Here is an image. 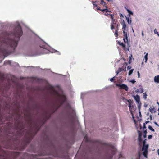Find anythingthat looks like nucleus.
I'll list each match as a JSON object with an SVG mask.
<instances>
[{
  "mask_svg": "<svg viewBox=\"0 0 159 159\" xmlns=\"http://www.w3.org/2000/svg\"><path fill=\"white\" fill-rule=\"evenodd\" d=\"M115 77H113L110 79V81H111V82H113L114 80Z\"/></svg>",
  "mask_w": 159,
  "mask_h": 159,
  "instance_id": "72a5a7b5",
  "label": "nucleus"
},
{
  "mask_svg": "<svg viewBox=\"0 0 159 159\" xmlns=\"http://www.w3.org/2000/svg\"><path fill=\"white\" fill-rule=\"evenodd\" d=\"M123 69L122 68L120 67L118 69V71L120 72L121 71H123Z\"/></svg>",
  "mask_w": 159,
  "mask_h": 159,
  "instance_id": "7c9ffc66",
  "label": "nucleus"
},
{
  "mask_svg": "<svg viewBox=\"0 0 159 159\" xmlns=\"http://www.w3.org/2000/svg\"><path fill=\"white\" fill-rule=\"evenodd\" d=\"M123 71H126V67H125L124 69H123Z\"/></svg>",
  "mask_w": 159,
  "mask_h": 159,
  "instance_id": "a18cd8bd",
  "label": "nucleus"
},
{
  "mask_svg": "<svg viewBox=\"0 0 159 159\" xmlns=\"http://www.w3.org/2000/svg\"><path fill=\"white\" fill-rule=\"evenodd\" d=\"M92 3H93V5L94 6H96V7H97V4H94V2L93 1V2H92Z\"/></svg>",
  "mask_w": 159,
  "mask_h": 159,
  "instance_id": "a19ab883",
  "label": "nucleus"
},
{
  "mask_svg": "<svg viewBox=\"0 0 159 159\" xmlns=\"http://www.w3.org/2000/svg\"><path fill=\"white\" fill-rule=\"evenodd\" d=\"M134 98L136 101L138 103H139V102H140V98L139 96L137 95L136 96H134Z\"/></svg>",
  "mask_w": 159,
  "mask_h": 159,
  "instance_id": "9b49d317",
  "label": "nucleus"
},
{
  "mask_svg": "<svg viewBox=\"0 0 159 159\" xmlns=\"http://www.w3.org/2000/svg\"><path fill=\"white\" fill-rule=\"evenodd\" d=\"M132 30L134 32V30H133V28H132Z\"/></svg>",
  "mask_w": 159,
  "mask_h": 159,
  "instance_id": "0e129e2a",
  "label": "nucleus"
},
{
  "mask_svg": "<svg viewBox=\"0 0 159 159\" xmlns=\"http://www.w3.org/2000/svg\"><path fill=\"white\" fill-rule=\"evenodd\" d=\"M158 115H159V112L158 113Z\"/></svg>",
  "mask_w": 159,
  "mask_h": 159,
  "instance_id": "774afa93",
  "label": "nucleus"
},
{
  "mask_svg": "<svg viewBox=\"0 0 159 159\" xmlns=\"http://www.w3.org/2000/svg\"><path fill=\"white\" fill-rule=\"evenodd\" d=\"M154 32L155 34H157L158 36H159V34L158 32L157 31V30L155 29L154 30Z\"/></svg>",
  "mask_w": 159,
  "mask_h": 159,
  "instance_id": "b1692460",
  "label": "nucleus"
},
{
  "mask_svg": "<svg viewBox=\"0 0 159 159\" xmlns=\"http://www.w3.org/2000/svg\"><path fill=\"white\" fill-rule=\"evenodd\" d=\"M129 58H130V60H129V64L130 63V60L131 59V57H129Z\"/></svg>",
  "mask_w": 159,
  "mask_h": 159,
  "instance_id": "603ef678",
  "label": "nucleus"
},
{
  "mask_svg": "<svg viewBox=\"0 0 159 159\" xmlns=\"http://www.w3.org/2000/svg\"><path fill=\"white\" fill-rule=\"evenodd\" d=\"M120 72H119V71H118L117 72V75Z\"/></svg>",
  "mask_w": 159,
  "mask_h": 159,
  "instance_id": "bf43d9fd",
  "label": "nucleus"
},
{
  "mask_svg": "<svg viewBox=\"0 0 159 159\" xmlns=\"http://www.w3.org/2000/svg\"><path fill=\"white\" fill-rule=\"evenodd\" d=\"M138 141L139 144L141 143L142 141V134L139 130L138 131Z\"/></svg>",
  "mask_w": 159,
  "mask_h": 159,
  "instance_id": "1a4fd4ad",
  "label": "nucleus"
},
{
  "mask_svg": "<svg viewBox=\"0 0 159 159\" xmlns=\"http://www.w3.org/2000/svg\"><path fill=\"white\" fill-rule=\"evenodd\" d=\"M139 104L138 105V109L139 111H140V109H141V102H139V103H138Z\"/></svg>",
  "mask_w": 159,
  "mask_h": 159,
  "instance_id": "393cba45",
  "label": "nucleus"
},
{
  "mask_svg": "<svg viewBox=\"0 0 159 159\" xmlns=\"http://www.w3.org/2000/svg\"><path fill=\"white\" fill-rule=\"evenodd\" d=\"M105 12H111V11H109L107 9H105Z\"/></svg>",
  "mask_w": 159,
  "mask_h": 159,
  "instance_id": "ea45409f",
  "label": "nucleus"
},
{
  "mask_svg": "<svg viewBox=\"0 0 159 159\" xmlns=\"http://www.w3.org/2000/svg\"><path fill=\"white\" fill-rule=\"evenodd\" d=\"M47 117H48V118L49 117H50V116L49 115H48V116Z\"/></svg>",
  "mask_w": 159,
  "mask_h": 159,
  "instance_id": "052dcab7",
  "label": "nucleus"
},
{
  "mask_svg": "<svg viewBox=\"0 0 159 159\" xmlns=\"http://www.w3.org/2000/svg\"><path fill=\"white\" fill-rule=\"evenodd\" d=\"M149 147V145H143L142 150L143 152V154L145 157L147 158L148 150Z\"/></svg>",
  "mask_w": 159,
  "mask_h": 159,
  "instance_id": "39448f33",
  "label": "nucleus"
},
{
  "mask_svg": "<svg viewBox=\"0 0 159 159\" xmlns=\"http://www.w3.org/2000/svg\"><path fill=\"white\" fill-rule=\"evenodd\" d=\"M152 137V135H150L148 136V138L149 139H151Z\"/></svg>",
  "mask_w": 159,
  "mask_h": 159,
  "instance_id": "2f4dec72",
  "label": "nucleus"
},
{
  "mask_svg": "<svg viewBox=\"0 0 159 159\" xmlns=\"http://www.w3.org/2000/svg\"><path fill=\"white\" fill-rule=\"evenodd\" d=\"M85 94L84 93H81V96H82L83 95H84Z\"/></svg>",
  "mask_w": 159,
  "mask_h": 159,
  "instance_id": "864d4df0",
  "label": "nucleus"
},
{
  "mask_svg": "<svg viewBox=\"0 0 159 159\" xmlns=\"http://www.w3.org/2000/svg\"><path fill=\"white\" fill-rule=\"evenodd\" d=\"M5 65H9L14 66H17L18 65V64L16 62H15L11 60L6 61L4 63Z\"/></svg>",
  "mask_w": 159,
  "mask_h": 159,
  "instance_id": "423d86ee",
  "label": "nucleus"
},
{
  "mask_svg": "<svg viewBox=\"0 0 159 159\" xmlns=\"http://www.w3.org/2000/svg\"><path fill=\"white\" fill-rule=\"evenodd\" d=\"M143 137L144 138H146L147 137L146 134H144Z\"/></svg>",
  "mask_w": 159,
  "mask_h": 159,
  "instance_id": "79ce46f5",
  "label": "nucleus"
},
{
  "mask_svg": "<svg viewBox=\"0 0 159 159\" xmlns=\"http://www.w3.org/2000/svg\"><path fill=\"white\" fill-rule=\"evenodd\" d=\"M113 24L112 23H111V30H113L114 29V26H113Z\"/></svg>",
  "mask_w": 159,
  "mask_h": 159,
  "instance_id": "473e14b6",
  "label": "nucleus"
},
{
  "mask_svg": "<svg viewBox=\"0 0 159 159\" xmlns=\"http://www.w3.org/2000/svg\"><path fill=\"white\" fill-rule=\"evenodd\" d=\"M139 90L140 89H136L135 90V92L136 93H139Z\"/></svg>",
  "mask_w": 159,
  "mask_h": 159,
  "instance_id": "c9c22d12",
  "label": "nucleus"
},
{
  "mask_svg": "<svg viewBox=\"0 0 159 159\" xmlns=\"http://www.w3.org/2000/svg\"><path fill=\"white\" fill-rule=\"evenodd\" d=\"M116 86L119 87L120 89H124L126 91H127L128 90V86L125 84H116Z\"/></svg>",
  "mask_w": 159,
  "mask_h": 159,
  "instance_id": "0eeeda50",
  "label": "nucleus"
},
{
  "mask_svg": "<svg viewBox=\"0 0 159 159\" xmlns=\"http://www.w3.org/2000/svg\"><path fill=\"white\" fill-rule=\"evenodd\" d=\"M146 139H144L143 142V145H146Z\"/></svg>",
  "mask_w": 159,
  "mask_h": 159,
  "instance_id": "c85d7f7f",
  "label": "nucleus"
},
{
  "mask_svg": "<svg viewBox=\"0 0 159 159\" xmlns=\"http://www.w3.org/2000/svg\"><path fill=\"white\" fill-rule=\"evenodd\" d=\"M116 152V149L114 148V147H113L112 148V149L111 150V154H110L109 156V158L110 159H111L112 158L113 156L115 154Z\"/></svg>",
  "mask_w": 159,
  "mask_h": 159,
  "instance_id": "6e6552de",
  "label": "nucleus"
},
{
  "mask_svg": "<svg viewBox=\"0 0 159 159\" xmlns=\"http://www.w3.org/2000/svg\"><path fill=\"white\" fill-rule=\"evenodd\" d=\"M154 81L157 83H159V75L155 76L154 79Z\"/></svg>",
  "mask_w": 159,
  "mask_h": 159,
  "instance_id": "ddd939ff",
  "label": "nucleus"
},
{
  "mask_svg": "<svg viewBox=\"0 0 159 159\" xmlns=\"http://www.w3.org/2000/svg\"><path fill=\"white\" fill-rule=\"evenodd\" d=\"M148 54L147 53L145 55V56L144 57V59H145V63L147 62V61L148 59Z\"/></svg>",
  "mask_w": 159,
  "mask_h": 159,
  "instance_id": "412c9836",
  "label": "nucleus"
},
{
  "mask_svg": "<svg viewBox=\"0 0 159 159\" xmlns=\"http://www.w3.org/2000/svg\"><path fill=\"white\" fill-rule=\"evenodd\" d=\"M50 91L51 95L54 97V95H55L57 97L56 102L55 104H54V100L51 106V112L53 113L66 101V98L64 94H60L53 88H51Z\"/></svg>",
  "mask_w": 159,
  "mask_h": 159,
  "instance_id": "f03ea898",
  "label": "nucleus"
},
{
  "mask_svg": "<svg viewBox=\"0 0 159 159\" xmlns=\"http://www.w3.org/2000/svg\"><path fill=\"white\" fill-rule=\"evenodd\" d=\"M13 29L10 32L4 31L0 35V63L5 57L14 52L18 42L23 34L19 22L12 24Z\"/></svg>",
  "mask_w": 159,
  "mask_h": 159,
  "instance_id": "f257e3e1",
  "label": "nucleus"
},
{
  "mask_svg": "<svg viewBox=\"0 0 159 159\" xmlns=\"http://www.w3.org/2000/svg\"><path fill=\"white\" fill-rule=\"evenodd\" d=\"M125 63V64H126V65H127V63Z\"/></svg>",
  "mask_w": 159,
  "mask_h": 159,
  "instance_id": "338daca9",
  "label": "nucleus"
},
{
  "mask_svg": "<svg viewBox=\"0 0 159 159\" xmlns=\"http://www.w3.org/2000/svg\"><path fill=\"white\" fill-rule=\"evenodd\" d=\"M148 129L150 130L152 132H154L155 131L154 129L153 128H152V126H151V125H149L148 126Z\"/></svg>",
  "mask_w": 159,
  "mask_h": 159,
  "instance_id": "a211bd4d",
  "label": "nucleus"
},
{
  "mask_svg": "<svg viewBox=\"0 0 159 159\" xmlns=\"http://www.w3.org/2000/svg\"><path fill=\"white\" fill-rule=\"evenodd\" d=\"M39 46L42 48V54H48L50 52L52 53L57 52L58 54H60L59 51L51 48L46 42L43 41L40 43Z\"/></svg>",
  "mask_w": 159,
  "mask_h": 159,
  "instance_id": "7ed1b4c3",
  "label": "nucleus"
},
{
  "mask_svg": "<svg viewBox=\"0 0 159 159\" xmlns=\"http://www.w3.org/2000/svg\"><path fill=\"white\" fill-rule=\"evenodd\" d=\"M154 123L157 126L159 127V125L156 122H154Z\"/></svg>",
  "mask_w": 159,
  "mask_h": 159,
  "instance_id": "e433bc0d",
  "label": "nucleus"
},
{
  "mask_svg": "<svg viewBox=\"0 0 159 159\" xmlns=\"http://www.w3.org/2000/svg\"><path fill=\"white\" fill-rule=\"evenodd\" d=\"M100 3L101 4L103 5L104 6L105 5V2L103 0H101Z\"/></svg>",
  "mask_w": 159,
  "mask_h": 159,
  "instance_id": "a878e982",
  "label": "nucleus"
},
{
  "mask_svg": "<svg viewBox=\"0 0 159 159\" xmlns=\"http://www.w3.org/2000/svg\"><path fill=\"white\" fill-rule=\"evenodd\" d=\"M157 104H158V105L159 106V103L158 102H157Z\"/></svg>",
  "mask_w": 159,
  "mask_h": 159,
  "instance_id": "680f3d73",
  "label": "nucleus"
},
{
  "mask_svg": "<svg viewBox=\"0 0 159 159\" xmlns=\"http://www.w3.org/2000/svg\"><path fill=\"white\" fill-rule=\"evenodd\" d=\"M124 38L123 39L124 42L125 43L126 42H128V37L127 33L125 31H123Z\"/></svg>",
  "mask_w": 159,
  "mask_h": 159,
  "instance_id": "9d476101",
  "label": "nucleus"
},
{
  "mask_svg": "<svg viewBox=\"0 0 159 159\" xmlns=\"http://www.w3.org/2000/svg\"><path fill=\"white\" fill-rule=\"evenodd\" d=\"M125 8L126 9V10H127L128 13H129V17H130V15H133V13L130 10L127 8L126 7H125Z\"/></svg>",
  "mask_w": 159,
  "mask_h": 159,
  "instance_id": "dca6fc26",
  "label": "nucleus"
},
{
  "mask_svg": "<svg viewBox=\"0 0 159 159\" xmlns=\"http://www.w3.org/2000/svg\"><path fill=\"white\" fill-rule=\"evenodd\" d=\"M139 86L141 87L140 88V89H140L139 90V92L141 93H143L144 92V90H143V88H142V87L141 85H139Z\"/></svg>",
  "mask_w": 159,
  "mask_h": 159,
  "instance_id": "6ab92c4d",
  "label": "nucleus"
},
{
  "mask_svg": "<svg viewBox=\"0 0 159 159\" xmlns=\"http://www.w3.org/2000/svg\"><path fill=\"white\" fill-rule=\"evenodd\" d=\"M14 156V154L12 152L7 154L4 151L0 150V159H13Z\"/></svg>",
  "mask_w": 159,
  "mask_h": 159,
  "instance_id": "20e7f679",
  "label": "nucleus"
},
{
  "mask_svg": "<svg viewBox=\"0 0 159 159\" xmlns=\"http://www.w3.org/2000/svg\"><path fill=\"white\" fill-rule=\"evenodd\" d=\"M149 122H150L149 121H146L145 123V124H147L149 123Z\"/></svg>",
  "mask_w": 159,
  "mask_h": 159,
  "instance_id": "09e8293b",
  "label": "nucleus"
},
{
  "mask_svg": "<svg viewBox=\"0 0 159 159\" xmlns=\"http://www.w3.org/2000/svg\"><path fill=\"white\" fill-rule=\"evenodd\" d=\"M149 114V113H148L147 114V115H148Z\"/></svg>",
  "mask_w": 159,
  "mask_h": 159,
  "instance_id": "69168bd1",
  "label": "nucleus"
},
{
  "mask_svg": "<svg viewBox=\"0 0 159 159\" xmlns=\"http://www.w3.org/2000/svg\"><path fill=\"white\" fill-rule=\"evenodd\" d=\"M118 44L122 46L123 47L125 48V45L122 42L121 43L119 41L118 42Z\"/></svg>",
  "mask_w": 159,
  "mask_h": 159,
  "instance_id": "aec40b11",
  "label": "nucleus"
},
{
  "mask_svg": "<svg viewBox=\"0 0 159 159\" xmlns=\"http://www.w3.org/2000/svg\"><path fill=\"white\" fill-rule=\"evenodd\" d=\"M115 34H116L117 35V30H116V31H115Z\"/></svg>",
  "mask_w": 159,
  "mask_h": 159,
  "instance_id": "de8ad7c7",
  "label": "nucleus"
},
{
  "mask_svg": "<svg viewBox=\"0 0 159 159\" xmlns=\"http://www.w3.org/2000/svg\"><path fill=\"white\" fill-rule=\"evenodd\" d=\"M146 127L145 126V123H143V130H144V129H146Z\"/></svg>",
  "mask_w": 159,
  "mask_h": 159,
  "instance_id": "c756f323",
  "label": "nucleus"
},
{
  "mask_svg": "<svg viewBox=\"0 0 159 159\" xmlns=\"http://www.w3.org/2000/svg\"><path fill=\"white\" fill-rule=\"evenodd\" d=\"M109 15L111 17V18L112 19V20H115L113 19V17H114V15H113V14H111V15L109 14Z\"/></svg>",
  "mask_w": 159,
  "mask_h": 159,
  "instance_id": "bb28decb",
  "label": "nucleus"
},
{
  "mask_svg": "<svg viewBox=\"0 0 159 159\" xmlns=\"http://www.w3.org/2000/svg\"><path fill=\"white\" fill-rule=\"evenodd\" d=\"M147 104H144V107H147Z\"/></svg>",
  "mask_w": 159,
  "mask_h": 159,
  "instance_id": "6e6d98bb",
  "label": "nucleus"
},
{
  "mask_svg": "<svg viewBox=\"0 0 159 159\" xmlns=\"http://www.w3.org/2000/svg\"><path fill=\"white\" fill-rule=\"evenodd\" d=\"M142 35L143 36H144V34H143V31H142Z\"/></svg>",
  "mask_w": 159,
  "mask_h": 159,
  "instance_id": "3c124183",
  "label": "nucleus"
},
{
  "mask_svg": "<svg viewBox=\"0 0 159 159\" xmlns=\"http://www.w3.org/2000/svg\"><path fill=\"white\" fill-rule=\"evenodd\" d=\"M109 14H105V15L106 16H108V15H109Z\"/></svg>",
  "mask_w": 159,
  "mask_h": 159,
  "instance_id": "4d7b16f0",
  "label": "nucleus"
},
{
  "mask_svg": "<svg viewBox=\"0 0 159 159\" xmlns=\"http://www.w3.org/2000/svg\"><path fill=\"white\" fill-rule=\"evenodd\" d=\"M125 17L126 18V20H127V21L128 23V24H130L131 23V22H132V20H131L130 17H127L125 16Z\"/></svg>",
  "mask_w": 159,
  "mask_h": 159,
  "instance_id": "2eb2a0df",
  "label": "nucleus"
},
{
  "mask_svg": "<svg viewBox=\"0 0 159 159\" xmlns=\"http://www.w3.org/2000/svg\"><path fill=\"white\" fill-rule=\"evenodd\" d=\"M115 20H112V22L111 23L112 24H114V21H115Z\"/></svg>",
  "mask_w": 159,
  "mask_h": 159,
  "instance_id": "5fc2aeb1",
  "label": "nucleus"
},
{
  "mask_svg": "<svg viewBox=\"0 0 159 159\" xmlns=\"http://www.w3.org/2000/svg\"><path fill=\"white\" fill-rule=\"evenodd\" d=\"M97 10H100V9L99 8H98Z\"/></svg>",
  "mask_w": 159,
  "mask_h": 159,
  "instance_id": "e2e57ef3",
  "label": "nucleus"
},
{
  "mask_svg": "<svg viewBox=\"0 0 159 159\" xmlns=\"http://www.w3.org/2000/svg\"><path fill=\"white\" fill-rule=\"evenodd\" d=\"M133 71H134V69H133L130 70H129V73L128 75L129 76H130V75H131L133 73Z\"/></svg>",
  "mask_w": 159,
  "mask_h": 159,
  "instance_id": "4be33fe9",
  "label": "nucleus"
},
{
  "mask_svg": "<svg viewBox=\"0 0 159 159\" xmlns=\"http://www.w3.org/2000/svg\"><path fill=\"white\" fill-rule=\"evenodd\" d=\"M131 68V67L130 66H128L127 67V69L128 70H129Z\"/></svg>",
  "mask_w": 159,
  "mask_h": 159,
  "instance_id": "4c0bfd02",
  "label": "nucleus"
},
{
  "mask_svg": "<svg viewBox=\"0 0 159 159\" xmlns=\"http://www.w3.org/2000/svg\"><path fill=\"white\" fill-rule=\"evenodd\" d=\"M130 82L133 84H134L136 82V81H135V80L133 79L130 80Z\"/></svg>",
  "mask_w": 159,
  "mask_h": 159,
  "instance_id": "cd10ccee",
  "label": "nucleus"
},
{
  "mask_svg": "<svg viewBox=\"0 0 159 159\" xmlns=\"http://www.w3.org/2000/svg\"><path fill=\"white\" fill-rule=\"evenodd\" d=\"M121 24L122 25V30L123 31L126 30V25L125 24V21L123 20L122 22L121 23Z\"/></svg>",
  "mask_w": 159,
  "mask_h": 159,
  "instance_id": "f8f14e48",
  "label": "nucleus"
},
{
  "mask_svg": "<svg viewBox=\"0 0 159 159\" xmlns=\"http://www.w3.org/2000/svg\"><path fill=\"white\" fill-rule=\"evenodd\" d=\"M137 73L138 75V77L139 78L140 77V73L138 71H137Z\"/></svg>",
  "mask_w": 159,
  "mask_h": 159,
  "instance_id": "58836bf2",
  "label": "nucleus"
},
{
  "mask_svg": "<svg viewBox=\"0 0 159 159\" xmlns=\"http://www.w3.org/2000/svg\"><path fill=\"white\" fill-rule=\"evenodd\" d=\"M143 130L144 131V134H147V130L145 129H145H144V130Z\"/></svg>",
  "mask_w": 159,
  "mask_h": 159,
  "instance_id": "f704fd0d",
  "label": "nucleus"
},
{
  "mask_svg": "<svg viewBox=\"0 0 159 159\" xmlns=\"http://www.w3.org/2000/svg\"><path fill=\"white\" fill-rule=\"evenodd\" d=\"M127 102L129 103V109L130 110V108L131 106L133 105V102L132 101L130 100H127Z\"/></svg>",
  "mask_w": 159,
  "mask_h": 159,
  "instance_id": "4468645a",
  "label": "nucleus"
},
{
  "mask_svg": "<svg viewBox=\"0 0 159 159\" xmlns=\"http://www.w3.org/2000/svg\"><path fill=\"white\" fill-rule=\"evenodd\" d=\"M120 17H123V15L122 14H120Z\"/></svg>",
  "mask_w": 159,
  "mask_h": 159,
  "instance_id": "8fccbe9b",
  "label": "nucleus"
},
{
  "mask_svg": "<svg viewBox=\"0 0 159 159\" xmlns=\"http://www.w3.org/2000/svg\"><path fill=\"white\" fill-rule=\"evenodd\" d=\"M105 9H103L102 10V11H103V12H104V11H105Z\"/></svg>",
  "mask_w": 159,
  "mask_h": 159,
  "instance_id": "13d9d810",
  "label": "nucleus"
},
{
  "mask_svg": "<svg viewBox=\"0 0 159 159\" xmlns=\"http://www.w3.org/2000/svg\"><path fill=\"white\" fill-rule=\"evenodd\" d=\"M143 98L145 100L146 99L147 96V95L146 94V93H143Z\"/></svg>",
  "mask_w": 159,
  "mask_h": 159,
  "instance_id": "5701e85b",
  "label": "nucleus"
},
{
  "mask_svg": "<svg viewBox=\"0 0 159 159\" xmlns=\"http://www.w3.org/2000/svg\"><path fill=\"white\" fill-rule=\"evenodd\" d=\"M152 115H150V120H152Z\"/></svg>",
  "mask_w": 159,
  "mask_h": 159,
  "instance_id": "49530a36",
  "label": "nucleus"
},
{
  "mask_svg": "<svg viewBox=\"0 0 159 159\" xmlns=\"http://www.w3.org/2000/svg\"><path fill=\"white\" fill-rule=\"evenodd\" d=\"M139 111V116L140 117H141L142 116V115H141V114L140 111Z\"/></svg>",
  "mask_w": 159,
  "mask_h": 159,
  "instance_id": "37998d69",
  "label": "nucleus"
},
{
  "mask_svg": "<svg viewBox=\"0 0 159 159\" xmlns=\"http://www.w3.org/2000/svg\"><path fill=\"white\" fill-rule=\"evenodd\" d=\"M27 67H30V68H35V67H34V66H27Z\"/></svg>",
  "mask_w": 159,
  "mask_h": 159,
  "instance_id": "c03bdc74",
  "label": "nucleus"
},
{
  "mask_svg": "<svg viewBox=\"0 0 159 159\" xmlns=\"http://www.w3.org/2000/svg\"><path fill=\"white\" fill-rule=\"evenodd\" d=\"M149 110L151 113H153L156 112V109L154 107L152 108H149Z\"/></svg>",
  "mask_w": 159,
  "mask_h": 159,
  "instance_id": "f3484780",
  "label": "nucleus"
}]
</instances>
